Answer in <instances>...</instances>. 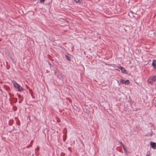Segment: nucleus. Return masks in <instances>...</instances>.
I'll return each instance as SVG.
<instances>
[{
    "label": "nucleus",
    "mask_w": 156,
    "mask_h": 156,
    "mask_svg": "<svg viewBox=\"0 0 156 156\" xmlns=\"http://www.w3.org/2000/svg\"><path fill=\"white\" fill-rule=\"evenodd\" d=\"M148 83H149L151 84H152L154 82H156V76H153L150 77L147 80Z\"/></svg>",
    "instance_id": "nucleus-1"
},
{
    "label": "nucleus",
    "mask_w": 156,
    "mask_h": 156,
    "mask_svg": "<svg viewBox=\"0 0 156 156\" xmlns=\"http://www.w3.org/2000/svg\"><path fill=\"white\" fill-rule=\"evenodd\" d=\"M118 68L121 70L122 73L125 74H127V72L124 67L120 66L118 67Z\"/></svg>",
    "instance_id": "nucleus-2"
},
{
    "label": "nucleus",
    "mask_w": 156,
    "mask_h": 156,
    "mask_svg": "<svg viewBox=\"0 0 156 156\" xmlns=\"http://www.w3.org/2000/svg\"><path fill=\"white\" fill-rule=\"evenodd\" d=\"M83 111L85 113L87 114V116H89V115L90 113V112L89 110V108H83Z\"/></svg>",
    "instance_id": "nucleus-3"
},
{
    "label": "nucleus",
    "mask_w": 156,
    "mask_h": 156,
    "mask_svg": "<svg viewBox=\"0 0 156 156\" xmlns=\"http://www.w3.org/2000/svg\"><path fill=\"white\" fill-rule=\"evenodd\" d=\"M150 145L151 146V147L154 149H156V144L154 142H151L150 143Z\"/></svg>",
    "instance_id": "nucleus-4"
},
{
    "label": "nucleus",
    "mask_w": 156,
    "mask_h": 156,
    "mask_svg": "<svg viewBox=\"0 0 156 156\" xmlns=\"http://www.w3.org/2000/svg\"><path fill=\"white\" fill-rule=\"evenodd\" d=\"M152 65L153 67V68L156 69V60H153L152 64Z\"/></svg>",
    "instance_id": "nucleus-5"
},
{
    "label": "nucleus",
    "mask_w": 156,
    "mask_h": 156,
    "mask_svg": "<svg viewBox=\"0 0 156 156\" xmlns=\"http://www.w3.org/2000/svg\"><path fill=\"white\" fill-rule=\"evenodd\" d=\"M12 83H13L14 86L15 88L17 89V88L19 87L20 85L17 83L15 81H12Z\"/></svg>",
    "instance_id": "nucleus-6"
},
{
    "label": "nucleus",
    "mask_w": 156,
    "mask_h": 156,
    "mask_svg": "<svg viewBox=\"0 0 156 156\" xmlns=\"http://www.w3.org/2000/svg\"><path fill=\"white\" fill-rule=\"evenodd\" d=\"M65 58L68 61H70L71 60V57L67 55H65Z\"/></svg>",
    "instance_id": "nucleus-7"
},
{
    "label": "nucleus",
    "mask_w": 156,
    "mask_h": 156,
    "mask_svg": "<svg viewBox=\"0 0 156 156\" xmlns=\"http://www.w3.org/2000/svg\"><path fill=\"white\" fill-rule=\"evenodd\" d=\"M17 89H18V91L20 92L24 90V89L22 87H21L20 85L18 88H17Z\"/></svg>",
    "instance_id": "nucleus-8"
},
{
    "label": "nucleus",
    "mask_w": 156,
    "mask_h": 156,
    "mask_svg": "<svg viewBox=\"0 0 156 156\" xmlns=\"http://www.w3.org/2000/svg\"><path fill=\"white\" fill-rule=\"evenodd\" d=\"M130 83L129 81V80H127L126 81L125 80L124 84L126 85H128Z\"/></svg>",
    "instance_id": "nucleus-9"
},
{
    "label": "nucleus",
    "mask_w": 156,
    "mask_h": 156,
    "mask_svg": "<svg viewBox=\"0 0 156 156\" xmlns=\"http://www.w3.org/2000/svg\"><path fill=\"white\" fill-rule=\"evenodd\" d=\"M120 83L122 84H124L125 83V80L123 79H121L120 81Z\"/></svg>",
    "instance_id": "nucleus-10"
},
{
    "label": "nucleus",
    "mask_w": 156,
    "mask_h": 156,
    "mask_svg": "<svg viewBox=\"0 0 156 156\" xmlns=\"http://www.w3.org/2000/svg\"><path fill=\"white\" fill-rule=\"evenodd\" d=\"M13 109L14 111H15L17 110V108L16 106H14L13 107Z\"/></svg>",
    "instance_id": "nucleus-11"
},
{
    "label": "nucleus",
    "mask_w": 156,
    "mask_h": 156,
    "mask_svg": "<svg viewBox=\"0 0 156 156\" xmlns=\"http://www.w3.org/2000/svg\"><path fill=\"white\" fill-rule=\"evenodd\" d=\"M123 148L124 151L125 152H127V151H126V148L125 147V146H124V145L123 146Z\"/></svg>",
    "instance_id": "nucleus-12"
},
{
    "label": "nucleus",
    "mask_w": 156,
    "mask_h": 156,
    "mask_svg": "<svg viewBox=\"0 0 156 156\" xmlns=\"http://www.w3.org/2000/svg\"><path fill=\"white\" fill-rule=\"evenodd\" d=\"M40 2L41 3H44L45 0H40Z\"/></svg>",
    "instance_id": "nucleus-13"
},
{
    "label": "nucleus",
    "mask_w": 156,
    "mask_h": 156,
    "mask_svg": "<svg viewBox=\"0 0 156 156\" xmlns=\"http://www.w3.org/2000/svg\"><path fill=\"white\" fill-rule=\"evenodd\" d=\"M31 147V145H29L26 147L27 148H29Z\"/></svg>",
    "instance_id": "nucleus-14"
},
{
    "label": "nucleus",
    "mask_w": 156,
    "mask_h": 156,
    "mask_svg": "<svg viewBox=\"0 0 156 156\" xmlns=\"http://www.w3.org/2000/svg\"><path fill=\"white\" fill-rule=\"evenodd\" d=\"M119 143H120V144L122 145V146H124V145L123 144V143L121 142V141H120V142H119Z\"/></svg>",
    "instance_id": "nucleus-15"
},
{
    "label": "nucleus",
    "mask_w": 156,
    "mask_h": 156,
    "mask_svg": "<svg viewBox=\"0 0 156 156\" xmlns=\"http://www.w3.org/2000/svg\"><path fill=\"white\" fill-rule=\"evenodd\" d=\"M10 123H9V125H11L12 124V123L13 122V121L12 120H10Z\"/></svg>",
    "instance_id": "nucleus-16"
},
{
    "label": "nucleus",
    "mask_w": 156,
    "mask_h": 156,
    "mask_svg": "<svg viewBox=\"0 0 156 156\" xmlns=\"http://www.w3.org/2000/svg\"><path fill=\"white\" fill-rule=\"evenodd\" d=\"M77 2H80V0H74Z\"/></svg>",
    "instance_id": "nucleus-17"
},
{
    "label": "nucleus",
    "mask_w": 156,
    "mask_h": 156,
    "mask_svg": "<svg viewBox=\"0 0 156 156\" xmlns=\"http://www.w3.org/2000/svg\"><path fill=\"white\" fill-rule=\"evenodd\" d=\"M68 149L69 150V151H71V147H69V148H68Z\"/></svg>",
    "instance_id": "nucleus-18"
},
{
    "label": "nucleus",
    "mask_w": 156,
    "mask_h": 156,
    "mask_svg": "<svg viewBox=\"0 0 156 156\" xmlns=\"http://www.w3.org/2000/svg\"><path fill=\"white\" fill-rule=\"evenodd\" d=\"M33 142V140H32L31 141V142L30 143V144H32Z\"/></svg>",
    "instance_id": "nucleus-19"
},
{
    "label": "nucleus",
    "mask_w": 156,
    "mask_h": 156,
    "mask_svg": "<svg viewBox=\"0 0 156 156\" xmlns=\"http://www.w3.org/2000/svg\"><path fill=\"white\" fill-rule=\"evenodd\" d=\"M18 96L20 98L21 97V95L20 94H19L18 95Z\"/></svg>",
    "instance_id": "nucleus-20"
},
{
    "label": "nucleus",
    "mask_w": 156,
    "mask_h": 156,
    "mask_svg": "<svg viewBox=\"0 0 156 156\" xmlns=\"http://www.w3.org/2000/svg\"><path fill=\"white\" fill-rule=\"evenodd\" d=\"M146 156H150V155L149 154H147L146 155Z\"/></svg>",
    "instance_id": "nucleus-21"
},
{
    "label": "nucleus",
    "mask_w": 156,
    "mask_h": 156,
    "mask_svg": "<svg viewBox=\"0 0 156 156\" xmlns=\"http://www.w3.org/2000/svg\"><path fill=\"white\" fill-rule=\"evenodd\" d=\"M155 106L156 107V103H155Z\"/></svg>",
    "instance_id": "nucleus-22"
},
{
    "label": "nucleus",
    "mask_w": 156,
    "mask_h": 156,
    "mask_svg": "<svg viewBox=\"0 0 156 156\" xmlns=\"http://www.w3.org/2000/svg\"><path fill=\"white\" fill-rule=\"evenodd\" d=\"M26 86L28 88H29V87L27 86V85H26Z\"/></svg>",
    "instance_id": "nucleus-23"
},
{
    "label": "nucleus",
    "mask_w": 156,
    "mask_h": 156,
    "mask_svg": "<svg viewBox=\"0 0 156 156\" xmlns=\"http://www.w3.org/2000/svg\"><path fill=\"white\" fill-rule=\"evenodd\" d=\"M37 149H39V147H37Z\"/></svg>",
    "instance_id": "nucleus-24"
},
{
    "label": "nucleus",
    "mask_w": 156,
    "mask_h": 156,
    "mask_svg": "<svg viewBox=\"0 0 156 156\" xmlns=\"http://www.w3.org/2000/svg\"><path fill=\"white\" fill-rule=\"evenodd\" d=\"M37 149H39V147H37Z\"/></svg>",
    "instance_id": "nucleus-25"
},
{
    "label": "nucleus",
    "mask_w": 156,
    "mask_h": 156,
    "mask_svg": "<svg viewBox=\"0 0 156 156\" xmlns=\"http://www.w3.org/2000/svg\"><path fill=\"white\" fill-rule=\"evenodd\" d=\"M62 73H61V74H60V75H62Z\"/></svg>",
    "instance_id": "nucleus-26"
},
{
    "label": "nucleus",
    "mask_w": 156,
    "mask_h": 156,
    "mask_svg": "<svg viewBox=\"0 0 156 156\" xmlns=\"http://www.w3.org/2000/svg\"><path fill=\"white\" fill-rule=\"evenodd\" d=\"M1 41V40L0 39V41Z\"/></svg>",
    "instance_id": "nucleus-27"
}]
</instances>
